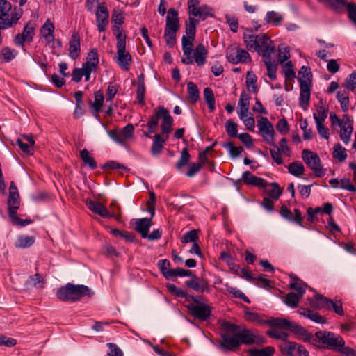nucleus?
<instances>
[{
    "label": "nucleus",
    "instance_id": "obj_1",
    "mask_svg": "<svg viewBox=\"0 0 356 356\" xmlns=\"http://www.w3.org/2000/svg\"><path fill=\"white\" fill-rule=\"evenodd\" d=\"M222 330V341L219 344V348L224 353L234 351L241 344H260L266 342L262 337L255 335L251 330L228 321L223 323Z\"/></svg>",
    "mask_w": 356,
    "mask_h": 356
},
{
    "label": "nucleus",
    "instance_id": "obj_2",
    "mask_svg": "<svg viewBox=\"0 0 356 356\" xmlns=\"http://www.w3.org/2000/svg\"><path fill=\"white\" fill-rule=\"evenodd\" d=\"M93 293L87 286L67 283L58 289L56 296L61 301L76 302L83 296L91 297Z\"/></svg>",
    "mask_w": 356,
    "mask_h": 356
},
{
    "label": "nucleus",
    "instance_id": "obj_3",
    "mask_svg": "<svg viewBox=\"0 0 356 356\" xmlns=\"http://www.w3.org/2000/svg\"><path fill=\"white\" fill-rule=\"evenodd\" d=\"M300 94L299 104L304 109L307 110L310 100L312 73L311 69L307 66H302L299 71Z\"/></svg>",
    "mask_w": 356,
    "mask_h": 356
},
{
    "label": "nucleus",
    "instance_id": "obj_4",
    "mask_svg": "<svg viewBox=\"0 0 356 356\" xmlns=\"http://www.w3.org/2000/svg\"><path fill=\"white\" fill-rule=\"evenodd\" d=\"M7 0H0V28H10L15 26L21 18L23 11L20 8L14 7Z\"/></svg>",
    "mask_w": 356,
    "mask_h": 356
},
{
    "label": "nucleus",
    "instance_id": "obj_5",
    "mask_svg": "<svg viewBox=\"0 0 356 356\" xmlns=\"http://www.w3.org/2000/svg\"><path fill=\"white\" fill-rule=\"evenodd\" d=\"M178 13L174 8H170L166 17L164 38L167 45L172 47L176 42V34L179 29Z\"/></svg>",
    "mask_w": 356,
    "mask_h": 356
},
{
    "label": "nucleus",
    "instance_id": "obj_6",
    "mask_svg": "<svg viewBox=\"0 0 356 356\" xmlns=\"http://www.w3.org/2000/svg\"><path fill=\"white\" fill-rule=\"evenodd\" d=\"M316 341L321 343L327 349L336 350L345 345L343 339L339 334L327 331H318L316 332Z\"/></svg>",
    "mask_w": 356,
    "mask_h": 356
},
{
    "label": "nucleus",
    "instance_id": "obj_7",
    "mask_svg": "<svg viewBox=\"0 0 356 356\" xmlns=\"http://www.w3.org/2000/svg\"><path fill=\"white\" fill-rule=\"evenodd\" d=\"M302 157L305 163L311 168L315 175L321 177L325 174L321 165V162L317 154L312 152L309 149H304L302 152Z\"/></svg>",
    "mask_w": 356,
    "mask_h": 356
},
{
    "label": "nucleus",
    "instance_id": "obj_8",
    "mask_svg": "<svg viewBox=\"0 0 356 356\" xmlns=\"http://www.w3.org/2000/svg\"><path fill=\"white\" fill-rule=\"evenodd\" d=\"M257 127L264 140L275 148H277V145L275 144V133L273 125L268 119L266 117H261L257 121Z\"/></svg>",
    "mask_w": 356,
    "mask_h": 356
},
{
    "label": "nucleus",
    "instance_id": "obj_9",
    "mask_svg": "<svg viewBox=\"0 0 356 356\" xmlns=\"http://www.w3.org/2000/svg\"><path fill=\"white\" fill-rule=\"evenodd\" d=\"M134 127L132 124H127L120 131L115 129L107 130L109 137L118 144L125 145L127 142L134 138Z\"/></svg>",
    "mask_w": 356,
    "mask_h": 356
},
{
    "label": "nucleus",
    "instance_id": "obj_10",
    "mask_svg": "<svg viewBox=\"0 0 356 356\" xmlns=\"http://www.w3.org/2000/svg\"><path fill=\"white\" fill-rule=\"evenodd\" d=\"M117 60L116 63L123 70H129L131 64L132 58L131 54L126 51V44L116 45Z\"/></svg>",
    "mask_w": 356,
    "mask_h": 356
},
{
    "label": "nucleus",
    "instance_id": "obj_11",
    "mask_svg": "<svg viewBox=\"0 0 356 356\" xmlns=\"http://www.w3.org/2000/svg\"><path fill=\"white\" fill-rule=\"evenodd\" d=\"M187 307L191 314L199 320L207 321L211 316V307L207 305L189 304Z\"/></svg>",
    "mask_w": 356,
    "mask_h": 356
},
{
    "label": "nucleus",
    "instance_id": "obj_12",
    "mask_svg": "<svg viewBox=\"0 0 356 356\" xmlns=\"http://www.w3.org/2000/svg\"><path fill=\"white\" fill-rule=\"evenodd\" d=\"M96 19L97 29L100 32L104 31L108 23V11L104 3L98 6L96 11Z\"/></svg>",
    "mask_w": 356,
    "mask_h": 356
},
{
    "label": "nucleus",
    "instance_id": "obj_13",
    "mask_svg": "<svg viewBox=\"0 0 356 356\" xmlns=\"http://www.w3.org/2000/svg\"><path fill=\"white\" fill-rule=\"evenodd\" d=\"M86 205L90 211L99 215L102 218H106L115 217V211L114 210H113L112 212H110L105 206L99 202L88 200L86 202Z\"/></svg>",
    "mask_w": 356,
    "mask_h": 356
},
{
    "label": "nucleus",
    "instance_id": "obj_14",
    "mask_svg": "<svg viewBox=\"0 0 356 356\" xmlns=\"http://www.w3.org/2000/svg\"><path fill=\"white\" fill-rule=\"evenodd\" d=\"M191 279L185 282V284L192 289L197 292H209L210 288L207 281L204 279L199 278L193 273L191 276Z\"/></svg>",
    "mask_w": 356,
    "mask_h": 356
},
{
    "label": "nucleus",
    "instance_id": "obj_15",
    "mask_svg": "<svg viewBox=\"0 0 356 356\" xmlns=\"http://www.w3.org/2000/svg\"><path fill=\"white\" fill-rule=\"evenodd\" d=\"M258 44H259V51H261V55L263 58L269 57L271 56L275 51V47L271 46L272 41L270 38L266 35H259V38L257 39Z\"/></svg>",
    "mask_w": 356,
    "mask_h": 356
},
{
    "label": "nucleus",
    "instance_id": "obj_16",
    "mask_svg": "<svg viewBox=\"0 0 356 356\" xmlns=\"http://www.w3.org/2000/svg\"><path fill=\"white\" fill-rule=\"evenodd\" d=\"M226 57L227 60L233 64L238 63H247L250 60V56L249 53L245 49H238L236 52L231 51L227 53Z\"/></svg>",
    "mask_w": 356,
    "mask_h": 356
},
{
    "label": "nucleus",
    "instance_id": "obj_17",
    "mask_svg": "<svg viewBox=\"0 0 356 356\" xmlns=\"http://www.w3.org/2000/svg\"><path fill=\"white\" fill-rule=\"evenodd\" d=\"M243 181L248 185H252L262 188H266L268 183L261 177L254 176L249 171H245L242 175Z\"/></svg>",
    "mask_w": 356,
    "mask_h": 356
},
{
    "label": "nucleus",
    "instance_id": "obj_18",
    "mask_svg": "<svg viewBox=\"0 0 356 356\" xmlns=\"http://www.w3.org/2000/svg\"><path fill=\"white\" fill-rule=\"evenodd\" d=\"M166 108L163 106H159L154 111V114L151 116L149 120L147 123V131L149 134H153L156 131L159 124L160 118H162L163 110Z\"/></svg>",
    "mask_w": 356,
    "mask_h": 356
},
{
    "label": "nucleus",
    "instance_id": "obj_19",
    "mask_svg": "<svg viewBox=\"0 0 356 356\" xmlns=\"http://www.w3.org/2000/svg\"><path fill=\"white\" fill-rule=\"evenodd\" d=\"M80 38L77 33L74 32L69 42V56L75 60L80 54Z\"/></svg>",
    "mask_w": 356,
    "mask_h": 356
},
{
    "label": "nucleus",
    "instance_id": "obj_20",
    "mask_svg": "<svg viewBox=\"0 0 356 356\" xmlns=\"http://www.w3.org/2000/svg\"><path fill=\"white\" fill-rule=\"evenodd\" d=\"M135 229L143 238H146L147 234L149 232V228L152 225V220L147 218L136 219L135 220Z\"/></svg>",
    "mask_w": 356,
    "mask_h": 356
},
{
    "label": "nucleus",
    "instance_id": "obj_21",
    "mask_svg": "<svg viewBox=\"0 0 356 356\" xmlns=\"http://www.w3.org/2000/svg\"><path fill=\"white\" fill-rule=\"evenodd\" d=\"M330 303V299L320 294L316 295L314 298L309 299L310 307L315 309H329Z\"/></svg>",
    "mask_w": 356,
    "mask_h": 356
},
{
    "label": "nucleus",
    "instance_id": "obj_22",
    "mask_svg": "<svg viewBox=\"0 0 356 356\" xmlns=\"http://www.w3.org/2000/svg\"><path fill=\"white\" fill-rule=\"evenodd\" d=\"M249 101L250 97L248 95L244 92L241 95L238 102V110L237 111L240 118L248 117V114L251 113L249 112Z\"/></svg>",
    "mask_w": 356,
    "mask_h": 356
},
{
    "label": "nucleus",
    "instance_id": "obj_23",
    "mask_svg": "<svg viewBox=\"0 0 356 356\" xmlns=\"http://www.w3.org/2000/svg\"><path fill=\"white\" fill-rule=\"evenodd\" d=\"M168 138V136H165V137H162L159 134H156L154 136L151 147V152L154 156H157L161 153L163 149V145Z\"/></svg>",
    "mask_w": 356,
    "mask_h": 356
},
{
    "label": "nucleus",
    "instance_id": "obj_24",
    "mask_svg": "<svg viewBox=\"0 0 356 356\" xmlns=\"http://www.w3.org/2000/svg\"><path fill=\"white\" fill-rule=\"evenodd\" d=\"M208 51L202 44H198L194 50V61L198 66H202L206 63Z\"/></svg>",
    "mask_w": 356,
    "mask_h": 356
},
{
    "label": "nucleus",
    "instance_id": "obj_25",
    "mask_svg": "<svg viewBox=\"0 0 356 356\" xmlns=\"http://www.w3.org/2000/svg\"><path fill=\"white\" fill-rule=\"evenodd\" d=\"M163 111V113H162L163 117L161 118L162 122L161 125V131L163 134L168 136V134L172 131L173 119L167 108Z\"/></svg>",
    "mask_w": 356,
    "mask_h": 356
},
{
    "label": "nucleus",
    "instance_id": "obj_26",
    "mask_svg": "<svg viewBox=\"0 0 356 356\" xmlns=\"http://www.w3.org/2000/svg\"><path fill=\"white\" fill-rule=\"evenodd\" d=\"M35 241V238L33 236L20 235L17 237L15 246L20 249L28 248L31 247Z\"/></svg>",
    "mask_w": 356,
    "mask_h": 356
},
{
    "label": "nucleus",
    "instance_id": "obj_27",
    "mask_svg": "<svg viewBox=\"0 0 356 356\" xmlns=\"http://www.w3.org/2000/svg\"><path fill=\"white\" fill-rule=\"evenodd\" d=\"M192 15L195 17H198L199 20H205L208 17H213L214 12L211 7L207 5L200 6L197 10L195 11V13Z\"/></svg>",
    "mask_w": 356,
    "mask_h": 356
},
{
    "label": "nucleus",
    "instance_id": "obj_28",
    "mask_svg": "<svg viewBox=\"0 0 356 356\" xmlns=\"http://www.w3.org/2000/svg\"><path fill=\"white\" fill-rule=\"evenodd\" d=\"M54 31V25L49 19H47L42 25L41 29V34L45 38L47 43H50L54 40V36L53 35Z\"/></svg>",
    "mask_w": 356,
    "mask_h": 356
},
{
    "label": "nucleus",
    "instance_id": "obj_29",
    "mask_svg": "<svg viewBox=\"0 0 356 356\" xmlns=\"http://www.w3.org/2000/svg\"><path fill=\"white\" fill-rule=\"evenodd\" d=\"M8 214L17 213V211L19 207V193H9L8 199Z\"/></svg>",
    "mask_w": 356,
    "mask_h": 356
},
{
    "label": "nucleus",
    "instance_id": "obj_30",
    "mask_svg": "<svg viewBox=\"0 0 356 356\" xmlns=\"http://www.w3.org/2000/svg\"><path fill=\"white\" fill-rule=\"evenodd\" d=\"M280 351L283 355L288 356L296 355L297 343L293 341H283L280 346Z\"/></svg>",
    "mask_w": 356,
    "mask_h": 356
},
{
    "label": "nucleus",
    "instance_id": "obj_31",
    "mask_svg": "<svg viewBox=\"0 0 356 356\" xmlns=\"http://www.w3.org/2000/svg\"><path fill=\"white\" fill-rule=\"evenodd\" d=\"M291 277L293 279V282L290 283V289L296 291L298 295L302 297L307 285L296 276H291Z\"/></svg>",
    "mask_w": 356,
    "mask_h": 356
},
{
    "label": "nucleus",
    "instance_id": "obj_32",
    "mask_svg": "<svg viewBox=\"0 0 356 356\" xmlns=\"http://www.w3.org/2000/svg\"><path fill=\"white\" fill-rule=\"evenodd\" d=\"M300 315L309 318L310 320L318 323H324L325 320L317 312H313L309 309L303 308L299 311Z\"/></svg>",
    "mask_w": 356,
    "mask_h": 356
},
{
    "label": "nucleus",
    "instance_id": "obj_33",
    "mask_svg": "<svg viewBox=\"0 0 356 356\" xmlns=\"http://www.w3.org/2000/svg\"><path fill=\"white\" fill-rule=\"evenodd\" d=\"M258 35H244L243 40L248 50L251 51H259Z\"/></svg>",
    "mask_w": 356,
    "mask_h": 356
},
{
    "label": "nucleus",
    "instance_id": "obj_34",
    "mask_svg": "<svg viewBox=\"0 0 356 356\" xmlns=\"http://www.w3.org/2000/svg\"><path fill=\"white\" fill-rule=\"evenodd\" d=\"M199 24V19L189 17L186 24V38L195 39L196 26Z\"/></svg>",
    "mask_w": 356,
    "mask_h": 356
},
{
    "label": "nucleus",
    "instance_id": "obj_35",
    "mask_svg": "<svg viewBox=\"0 0 356 356\" xmlns=\"http://www.w3.org/2000/svg\"><path fill=\"white\" fill-rule=\"evenodd\" d=\"M264 62L267 68V75L270 79L275 80L276 79L277 64L272 62L271 56L269 57H264Z\"/></svg>",
    "mask_w": 356,
    "mask_h": 356
},
{
    "label": "nucleus",
    "instance_id": "obj_36",
    "mask_svg": "<svg viewBox=\"0 0 356 356\" xmlns=\"http://www.w3.org/2000/svg\"><path fill=\"white\" fill-rule=\"evenodd\" d=\"M275 353V348L271 346H268L262 349H250L248 353L250 356H273Z\"/></svg>",
    "mask_w": 356,
    "mask_h": 356
},
{
    "label": "nucleus",
    "instance_id": "obj_37",
    "mask_svg": "<svg viewBox=\"0 0 356 356\" xmlns=\"http://www.w3.org/2000/svg\"><path fill=\"white\" fill-rule=\"evenodd\" d=\"M204 98L209 106V109L211 112L214 111L215 106V97L213 90L210 88H205L204 90Z\"/></svg>",
    "mask_w": 356,
    "mask_h": 356
},
{
    "label": "nucleus",
    "instance_id": "obj_38",
    "mask_svg": "<svg viewBox=\"0 0 356 356\" xmlns=\"http://www.w3.org/2000/svg\"><path fill=\"white\" fill-rule=\"evenodd\" d=\"M80 156L85 165H88L91 170L97 168V165L96 161L90 155L89 152L86 149H83L80 152Z\"/></svg>",
    "mask_w": 356,
    "mask_h": 356
},
{
    "label": "nucleus",
    "instance_id": "obj_39",
    "mask_svg": "<svg viewBox=\"0 0 356 356\" xmlns=\"http://www.w3.org/2000/svg\"><path fill=\"white\" fill-rule=\"evenodd\" d=\"M18 52L9 47H4L1 49L0 56L3 57V60L8 63L15 58Z\"/></svg>",
    "mask_w": 356,
    "mask_h": 356
},
{
    "label": "nucleus",
    "instance_id": "obj_40",
    "mask_svg": "<svg viewBox=\"0 0 356 356\" xmlns=\"http://www.w3.org/2000/svg\"><path fill=\"white\" fill-rule=\"evenodd\" d=\"M188 97L193 103H195L200 98V92L197 86L193 83L189 82L187 84Z\"/></svg>",
    "mask_w": 356,
    "mask_h": 356
},
{
    "label": "nucleus",
    "instance_id": "obj_41",
    "mask_svg": "<svg viewBox=\"0 0 356 356\" xmlns=\"http://www.w3.org/2000/svg\"><path fill=\"white\" fill-rule=\"evenodd\" d=\"M265 323L271 326L282 328H290V326H291V323L289 321L279 318H271L270 319L265 321Z\"/></svg>",
    "mask_w": 356,
    "mask_h": 356
},
{
    "label": "nucleus",
    "instance_id": "obj_42",
    "mask_svg": "<svg viewBox=\"0 0 356 356\" xmlns=\"http://www.w3.org/2000/svg\"><path fill=\"white\" fill-rule=\"evenodd\" d=\"M338 3L346 6L348 8L350 20L356 25V6L353 3H346V0H335Z\"/></svg>",
    "mask_w": 356,
    "mask_h": 356
},
{
    "label": "nucleus",
    "instance_id": "obj_43",
    "mask_svg": "<svg viewBox=\"0 0 356 356\" xmlns=\"http://www.w3.org/2000/svg\"><path fill=\"white\" fill-rule=\"evenodd\" d=\"M321 104H323L322 99L320 101ZM328 110L323 105H319L317 107L316 112L314 113V118L315 122H325V119L327 117Z\"/></svg>",
    "mask_w": 356,
    "mask_h": 356
},
{
    "label": "nucleus",
    "instance_id": "obj_44",
    "mask_svg": "<svg viewBox=\"0 0 356 356\" xmlns=\"http://www.w3.org/2000/svg\"><path fill=\"white\" fill-rule=\"evenodd\" d=\"M264 20L266 23L273 22L275 26L280 25V22L283 20V17L275 11H268L266 13Z\"/></svg>",
    "mask_w": 356,
    "mask_h": 356
},
{
    "label": "nucleus",
    "instance_id": "obj_45",
    "mask_svg": "<svg viewBox=\"0 0 356 356\" xmlns=\"http://www.w3.org/2000/svg\"><path fill=\"white\" fill-rule=\"evenodd\" d=\"M289 172L296 177H300L304 173V165L300 162H292L288 168Z\"/></svg>",
    "mask_w": 356,
    "mask_h": 356
},
{
    "label": "nucleus",
    "instance_id": "obj_46",
    "mask_svg": "<svg viewBox=\"0 0 356 356\" xmlns=\"http://www.w3.org/2000/svg\"><path fill=\"white\" fill-rule=\"evenodd\" d=\"M22 35L28 40V42H30L33 40V36L35 35V25L31 22H29L24 27Z\"/></svg>",
    "mask_w": 356,
    "mask_h": 356
},
{
    "label": "nucleus",
    "instance_id": "obj_47",
    "mask_svg": "<svg viewBox=\"0 0 356 356\" xmlns=\"http://www.w3.org/2000/svg\"><path fill=\"white\" fill-rule=\"evenodd\" d=\"M246 86L249 91L257 92V76L252 72H248L246 77Z\"/></svg>",
    "mask_w": 356,
    "mask_h": 356
},
{
    "label": "nucleus",
    "instance_id": "obj_48",
    "mask_svg": "<svg viewBox=\"0 0 356 356\" xmlns=\"http://www.w3.org/2000/svg\"><path fill=\"white\" fill-rule=\"evenodd\" d=\"M300 298L298 294L291 292L286 296L284 302L292 308H296L299 304Z\"/></svg>",
    "mask_w": 356,
    "mask_h": 356
},
{
    "label": "nucleus",
    "instance_id": "obj_49",
    "mask_svg": "<svg viewBox=\"0 0 356 356\" xmlns=\"http://www.w3.org/2000/svg\"><path fill=\"white\" fill-rule=\"evenodd\" d=\"M157 266L161 271L163 275L168 280L170 279V263L168 259H161L158 261Z\"/></svg>",
    "mask_w": 356,
    "mask_h": 356
},
{
    "label": "nucleus",
    "instance_id": "obj_50",
    "mask_svg": "<svg viewBox=\"0 0 356 356\" xmlns=\"http://www.w3.org/2000/svg\"><path fill=\"white\" fill-rule=\"evenodd\" d=\"M340 138L345 144L347 145L350 142L353 127L348 126H340Z\"/></svg>",
    "mask_w": 356,
    "mask_h": 356
},
{
    "label": "nucleus",
    "instance_id": "obj_51",
    "mask_svg": "<svg viewBox=\"0 0 356 356\" xmlns=\"http://www.w3.org/2000/svg\"><path fill=\"white\" fill-rule=\"evenodd\" d=\"M333 157L337 159L341 162L344 161L347 157L346 149L339 143L334 147Z\"/></svg>",
    "mask_w": 356,
    "mask_h": 356
},
{
    "label": "nucleus",
    "instance_id": "obj_52",
    "mask_svg": "<svg viewBox=\"0 0 356 356\" xmlns=\"http://www.w3.org/2000/svg\"><path fill=\"white\" fill-rule=\"evenodd\" d=\"M282 72L284 74L286 81L293 79L296 77V73L293 70V65L291 61L283 65Z\"/></svg>",
    "mask_w": 356,
    "mask_h": 356
},
{
    "label": "nucleus",
    "instance_id": "obj_53",
    "mask_svg": "<svg viewBox=\"0 0 356 356\" xmlns=\"http://www.w3.org/2000/svg\"><path fill=\"white\" fill-rule=\"evenodd\" d=\"M222 147L229 151L230 156L233 158L238 156L243 151L242 147H235L231 142L223 143Z\"/></svg>",
    "mask_w": 356,
    "mask_h": 356
},
{
    "label": "nucleus",
    "instance_id": "obj_54",
    "mask_svg": "<svg viewBox=\"0 0 356 356\" xmlns=\"http://www.w3.org/2000/svg\"><path fill=\"white\" fill-rule=\"evenodd\" d=\"M268 185L271 187V188L267 190L266 193L268 195L275 200L279 199L282 193V189L279 186V184L277 183L273 182Z\"/></svg>",
    "mask_w": 356,
    "mask_h": 356
},
{
    "label": "nucleus",
    "instance_id": "obj_55",
    "mask_svg": "<svg viewBox=\"0 0 356 356\" xmlns=\"http://www.w3.org/2000/svg\"><path fill=\"white\" fill-rule=\"evenodd\" d=\"M193 40L194 39L186 38L185 35L182 37V49L184 56H188L189 54H192L193 48Z\"/></svg>",
    "mask_w": 356,
    "mask_h": 356
},
{
    "label": "nucleus",
    "instance_id": "obj_56",
    "mask_svg": "<svg viewBox=\"0 0 356 356\" xmlns=\"http://www.w3.org/2000/svg\"><path fill=\"white\" fill-rule=\"evenodd\" d=\"M104 96L101 91H97L95 93V99L91 106L96 113H99L103 106Z\"/></svg>",
    "mask_w": 356,
    "mask_h": 356
},
{
    "label": "nucleus",
    "instance_id": "obj_57",
    "mask_svg": "<svg viewBox=\"0 0 356 356\" xmlns=\"http://www.w3.org/2000/svg\"><path fill=\"white\" fill-rule=\"evenodd\" d=\"M190 154L186 148L182 149L181 152V156L177 163H176V168L180 170L184 166L188 164L190 160Z\"/></svg>",
    "mask_w": 356,
    "mask_h": 356
},
{
    "label": "nucleus",
    "instance_id": "obj_58",
    "mask_svg": "<svg viewBox=\"0 0 356 356\" xmlns=\"http://www.w3.org/2000/svg\"><path fill=\"white\" fill-rule=\"evenodd\" d=\"M337 99L340 102L343 111L346 112L349 106V97L345 92L339 91L337 94Z\"/></svg>",
    "mask_w": 356,
    "mask_h": 356
},
{
    "label": "nucleus",
    "instance_id": "obj_59",
    "mask_svg": "<svg viewBox=\"0 0 356 356\" xmlns=\"http://www.w3.org/2000/svg\"><path fill=\"white\" fill-rule=\"evenodd\" d=\"M333 309V311L338 315L343 316L344 312L342 307V302L340 300H331L329 304V309Z\"/></svg>",
    "mask_w": 356,
    "mask_h": 356
},
{
    "label": "nucleus",
    "instance_id": "obj_60",
    "mask_svg": "<svg viewBox=\"0 0 356 356\" xmlns=\"http://www.w3.org/2000/svg\"><path fill=\"white\" fill-rule=\"evenodd\" d=\"M113 31L117 39V45L126 44V35L122 34V30L120 26L113 25Z\"/></svg>",
    "mask_w": 356,
    "mask_h": 356
},
{
    "label": "nucleus",
    "instance_id": "obj_61",
    "mask_svg": "<svg viewBox=\"0 0 356 356\" xmlns=\"http://www.w3.org/2000/svg\"><path fill=\"white\" fill-rule=\"evenodd\" d=\"M343 86L353 91L356 88V71L353 72L346 79Z\"/></svg>",
    "mask_w": 356,
    "mask_h": 356
},
{
    "label": "nucleus",
    "instance_id": "obj_62",
    "mask_svg": "<svg viewBox=\"0 0 356 356\" xmlns=\"http://www.w3.org/2000/svg\"><path fill=\"white\" fill-rule=\"evenodd\" d=\"M170 279L173 277H191L193 275V272L190 270H185L183 268L172 269L170 273Z\"/></svg>",
    "mask_w": 356,
    "mask_h": 356
},
{
    "label": "nucleus",
    "instance_id": "obj_63",
    "mask_svg": "<svg viewBox=\"0 0 356 356\" xmlns=\"http://www.w3.org/2000/svg\"><path fill=\"white\" fill-rule=\"evenodd\" d=\"M225 129L229 136L232 138L237 136V124L232 122V120H229L226 122Z\"/></svg>",
    "mask_w": 356,
    "mask_h": 356
},
{
    "label": "nucleus",
    "instance_id": "obj_64",
    "mask_svg": "<svg viewBox=\"0 0 356 356\" xmlns=\"http://www.w3.org/2000/svg\"><path fill=\"white\" fill-rule=\"evenodd\" d=\"M198 238L197 232L195 229L187 232L181 238V241L183 243L189 242L195 243Z\"/></svg>",
    "mask_w": 356,
    "mask_h": 356
}]
</instances>
